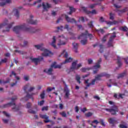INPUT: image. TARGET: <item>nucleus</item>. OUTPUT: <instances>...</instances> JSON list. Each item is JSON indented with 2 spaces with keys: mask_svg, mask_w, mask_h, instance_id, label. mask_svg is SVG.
<instances>
[{
  "mask_svg": "<svg viewBox=\"0 0 128 128\" xmlns=\"http://www.w3.org/2000/svg\"><path fill=\"white\" fill-rule=\"evenodd\" d=\"M88 34V30H86L85 33H82L79 36H78V40L80 38H84V40H82L80 41L81 44L84 46L86 44V42H88V39L86 37V35Z\"/></svg>",
  "mask_w": 128,
  "mask_h": 128,
  "instance_id": "nucleus-6",
  "label": "nucleus"
},
{
  "mask_svg": "<svg viewBox=\"0 0 128 128\" xmlns=\"http://www.w3.org/2000/svg\"><path fill=\"white\" fill-rule=\"evenodd\" d=\"M90 14H96L98 12H96V10H93L92 11H90Z\"/></svg>",
  "mask_w": 128,
  "mask_h": 128,
  "instance_id": "nucleus-54",
  "label": "nucleus"
},
{
  "mask_svg": "<svg viewBox=\"0 0 128 128\" xmlns=\"http://www.w3.org/2000/svg\"><path fill=\"white\" fill-rule=\"evenodd\" d=\"M28 112H29L30 114H36V111L32 109H29L28 110Z\"/></svg>",
  "mask_w": 128,
  "mask_h": 128,
  "instance_id": "nucleus-47",
  "label": "nucleus"
},
{
  "mask_svg": "<svg viewBox=\"0 0 128 128\" xmlns=\"http://www.w3.org/2000/svg\"><path fill=\"white\" fill-rule=\"evenodd\" d=\"M56 36H53L52 38V41L51 43V46H53L54 48L57 49L58 48L56 47Z\"/></svg>",
  "mask_w": 128,
  "mask_h": 128,
  "instance_id": "nucleus-17",
  "label": "nucleus"
},
{
  "mask_svg": "<svg viewBox=\"0 0 128 128\" xmlns=\"http://www.w3.org/2000/svg\"><path fill=\"white\" fill-rule=\"evenodd\" d=\"M44 110H46V111L48 110V106H46L42 107V111L44 112Z\"/></svg>",
  "mask_w": 128,
  "mask_h": 128,
  "instance_id": "nucleus-49",
  "label": "nucleus"
},
{
  "mask_svg": "<svg viewBox=\"0 0 128 128\" xmlns=\"http://www.w3.org/2000/svg\"><path fill=\"white\" fill-rule=\"evenodd\" d=\"M99 22H101V24H103V22H106V24L107 25H108V21L106 20V19H104V17L102 16H101L100 18Z\"/></svg>",
  "mask_w": 128,
  "mask_h": 128,
  "instance_id": "nucleus-28",
  "label": "nucleus"
},
{
  "mask_svg": "<svg viewBox=\"0 0 128 128\" xmlns=\"http://www.w3.org/2000/svg\"><path fill=\"white\" fill-rule=\"evenodd\" d=\"M42 46H44V44H41L39 45H34V46L36 48H37V50H40L44 52L42 53V56H50V54H52V52L42 48Z\"/></svg>",
  "mask_w": 128,
  "mask_h": 128,
  "instance_id": "nucleus-4",
  "label": "nucleus"
},
{
  "mask_svg": "<svg viewBox=\"0 0 128 128\" xmlns=\"http://www.w3.org/2000/svg\"><path fill=\"white\" fill-rule=\"evenodd\" d=\"M106 38H108V35H105L102 39V42H106Z\"/></svg>",
  "mask_w": 128,
  "mask_h": 128,
  "instance_id": "nucleus-53",
  "label": "nucleus"
},
{
  "mask_svg": "<svg viewBox=\"0 0 128 128\" xmlns=\"http://www.w3.org/2000/svg\"><path fill=\"white\" fill-rule=\"evenodd\" d=\"M59 108H60V110L64 109V104H59Z\"/></svg>",
  "mask_w": 128,
  "mask_h": 128,
  "instance_id": "nucleus-63",
  "label": "nucleus"
},
{
  "mask_svg": "<svg viewBox=\"0 0 128 128\" xmlns=\"http://www.w3.org/2000/svg\"><path fill=\"white\" fill-rule=\"evenodd\" d=\"M44 72H46L48 74H52V67H50L48 71H46V70H44Z\"/></svg>",
  "mask_w": 128,
  "mask_h": 128,
  "instance_id": "nucleus-30",
  "label": "nucleus"
},
{
  "mask_svg": "<svg viewBox=\"0 0 128 128\" xmlns=\"http://www.w3.org/2000/svg\"><path fill=\"white\" fill-rule=\"evenodd\" d=\"M64 92H65V98H70V90L68 89H65L64 90Z\"/></svg>",
  "mask_w": 128,
  "mask_h": 128,
  "instance_id": "nucleus-24",
  "label": "nucleus"
},
{
  "mask_svg": "<svg viewBox=\"0 0 128 128\" xmlns=\"http://www.w3.org/2000/svg\"><path fill=\"white\" fill-rule=\"evenodd\" d=\"M60 114L62 116L63 118H66V112L63 111L62 112H60Z\"/></svg>",
  "mask_w": 128,
  "mask_h": 128,
  "instance_id": "nucleus-40",
  "label": "nucleus"
},
{
  "mask_svg": "<svg viewBox=\"0 0 128 128\" xmlns=\"http://www.w3.org/2000/svg\"><path fill=\"white\" fill-rule=\"evenodd\" d=\"M117 64H118V68H120V66H122V62H120V58L119 56L117 57Z\"/></svg>",
  "mask_w": 128,
  "mask_h": 128,
  "instance_id": "nucleus-31",
  "label": "nucleus"
},
{
  "mask_svg": "<svg viewBox=\"0 0 128 128\" xmlns=\"http://www.w3.org/2000/svg\"><path fill=\"white\" fill-rule=\"evenodd\" d=\"M126 74V72H124L122 74H120L118 75L117 78H124V76Z\"/></svg>",
  "mask_w": 128,
  "mask_h": 128,
  "instance_id": "nucleus-33",
  "label": "nucleus"
},
{
  "mask_svg": "<svg viewBox=\"0 0 128 128\" xmlns=\"http://www.w3.org/2000/svg\"><path fill=\"white\" fill-rule=\"evenodd\" d=\"M33 18H34V16L30 15V18L27 20V22L28 24H37L38 20H32Z\"/></svg>",
  "mask_w": 128,
  "mask_h": 128,
  "instance_id": "nucleus-11",
  "label": "nucleus"
},
{
  "mask_svg": "<svg viewBox=\"0 0 128 128\" xmlns=\"http://www.w3.org/2000/svg\"><path fill=\"white\" fill-rule=\"evenodd\" d=\"M90 69L88 68H81V70L82 72H86V70H88Z\"/></svg>",
  "mask_w": 128,
  "mask_h": 128,
  "instance_id": "nucleus-51",
  "label": "nucleus"
},
{
  "mask_svg": "<svg viewBox=\"0 0 128 128\" xmlns=\"http://www.w3.org/2000/svg\"><path fill=\"white\" fill-rule=\"evenodd\" d=\"M109 16H110V20H114V14L110 12L109 14Z\"/></svg>",
  "mask_w": 128,
  "mask_h": 128,
  "instance_id": "nucleus-35",
  "label": "nucleus"
},
{
  "mask_svg": "<svg viewBox=\"0 0 128 128\" xmlns=\"http://www.w3.org/2000/svg\"><path fill=\"white\" fill-rule=\"evenodd\" d=\"M14 52H18L20 54H26V52H25L24 51H20L19 50H15Z\"/></svg>",
  "mask_w": 128,
  "mask_h": 128,
  "instance_id": "nucleus-37",
  "label": "nucleus"
},
{
  "mask_svg": "<svg viewBox=\"0 0 128 128\" xmlns=\"http://www.w3.org/2000/svg\"><path fill=\"white\" fill-rule=\"evenodd\" d=\"M44 91H43V92L40 95V96L42 100H44Z\"/></svg>",
  "mask_w": 128,
  "mask_h": 128,
  "instance_id": "nucleus-55",
  "label": "nucleus"
},
{
  "mask_svg": "<svg viewBox=\"0 0 128 128\" xmlns=\"http://www.w3.org/2000/svg\"><path fill=\"white\" fill-rule=\"evenodd\" d=\"M116 32H114L113 34L114 35L110 36L107 44L108 48H114V38H116Z\"/></svg>",
  "mask_w": 128,
  "mask_h": 128,
  "instance_id": "nucleus-8",
  "label": "nucleus"
},
{
  "mask_svg": "<svg viewBox=\"0 0 128 128\" xmlns=\"http://www.w3.org/2000/svg\"><path fill=\"white\" fill-rule=\"evenodd\" d=\"M24 79L26 82H28V80H30V77L28 76H24Z\"/></svg>",
  "mask_w": 128,
  "mask_h": 128,
  "instance_id": "nucleus-58",
  "label": "nucleus"
},
{
  "mask_svg": "<svg viewBox=\"0 0 128 128\" xmlns=\"http://www.w3.org/2000/svg\"><path fill=\"white\" fill-rule=\"evenodd\" d=\"M27 94L26 96L24 97L23 98H22V100H24L25 102H27V100H28V98H31L32 100H34V98H32V96L34 94H35L34 93H32V94H30L28 92H26Z\"/></svg>",
  "mask_w": 128,
  "mask_h": 128,
  "instance_id": "nucleus-12",
  "label": "nucleus"
},
{
  "mask_svg": "<svg viewBox=\"0 0 128 128\" xmlns=\"http://www.w3.org/2000/svg\"><path fill=\"white\" fill-rule=\"evenodd\" d=\"M64 30H70V26L68 24L65 25L64 27Z\"/></svg>",
  "mask_w": 128,
  "mask_h": 128,
  "instance_id": "nucleus-61",
  "label": "nucleus"
},
{
  "mask_svg": "<svg viewBox=\"0 0 128 128\" xmlns=\"http://www.w3.org/2000/svg\"><path fill=\"white\" fill-rule=\"evenodd\" d=\"M12 2V0H6L4 2H1L0 6H6V4H10Z\"/></svg>",
  "mask_w": 128,
  "mask_h": 128,
  "instance_id": "nucleus-25",
  "label": "nucleus"
},
{
  "mask_svg": "<svg viewBox=\"0 0 128 128\" xmlns=\"http://www.w3.org/2000/svg\"><path fill=\"white\" fill-rule=\"evenodd\" d=\"M98 4H91L89 6V8H96V6H98Z\"/></svg>",
  "mask_w": 128,
  "mask_h": 128,
  "instance_id": "nucleus-43",
  "label": "nucleus"
},
{
  "mask_svg": "<svg viewBox=\"0 0 128 128\" xmlns=\"http://www.w3.org/2000/svg\"><path fill=\"white\" fill-rule=\"evenodd\" d=\"M60 39V44H58V46H64L66 44L64 40H66V38H64V36H58Z\"/></svg>",
  "mask_w": 128,
  "mask_h": 128,
  "instance_id": "nucleus-14",
  "label": "nucleus"
},
{
  "mask_svg": "<svg viewBox=\"0 0 128 128\" xmlns=\"http://www.w3.org/2000/svg\"><path fill=\"white\" fill-rule=\"evenodd\" d=\"M22 30H24L25 32H30V34H34V32H38L40 31V30L38 28H36L32 27L27 28L26 25L24 24L22 25L14 27L13 32H16V34H19L20 32Z\"/></svg>",
  "mask_w": 128,
  "mask_h": 128,
  "instance_id": "nucleus-1",
  "label": "nucleus"
},
{
  "mask_svg": "<svg viewBox=\"0 0 128 128\" xmlns=\"http://www.w3.org/2000/svg\"><path fill=\"white\" fill-rule=\"evenodd\" d=\"M108 104L113 105L110 108H105L104 110L108 112H110L112 116H118V108L116 105H114V102L112 101H109Z\"/></svg>",
  "mask_w": 128,
  "mask_h": 128,
  "instance_id": "nucleus-2",
  "label": "nucleus"
},
{
  "mask_svg": "<svg viewBox=\"0 0 128 128\" xmlns=\"http://www.w3.org/2000/svg\"><path fill=\"white\" fill-rule=\"evenodd\" d=\"M13 12H14V16H15L17 18H20V11H18V9L14 8L13 10Z\"/></svg>",
  "mask_w": 128,
  "mask_h": 128,
  "instance_id": "nucleus-18",
  "label": "nucleus"
},
{
  "mask_svg": "<svg viewBox=\"0 0 128 128\" xmlns=\"http://www.w3.org/2000/svg\"><path fill=\"white\" fill-rule=\"evenodd\" d=\"M58 30H61V32H62L63 30H64V26H58L56 28Z\"/></svg>",
  "mask_w": 128,
  "mask_h": 128,
  "instance_id": "nucleus-50",
  "label": "nucleus"
},
{
  "mask_svg": "<svg viewBox=\"0 0 128 128\" xmlns=\"http://www.w3.org/2000/svg\"><path fill=\"white\" fill-rule=\"evenodd\" d=\"M103 76H106V78H110V74H108L106 72H102L95 76L94 80H100V78Z\"/></svg>",
  "mask_w": 128,
  "mask_h": 128,
  "instance_id": "nucleus-10",
  "label": "nucleus"
},
{
  "mask_svg": "<svg viewBox=\"0 0 128 128\" xmlns=\"http://www.w3.org/2000/svg\"><path fill=\"white\" fill-rule=\"evenodd\" d=\"M121 30H122V32H128V28H126V26H124L122 28Z\"/></svg>",
  "mask_w": 128,
  "mask_h": 128,
  "instance_id": "nucleus-46",
  "label": "nucleus"
},
{
  "mask_svg": "<svg viewBox=\"0 0 128 128\" xmlns=\"http://www.w3.org/2000/svg\"><path fill=\"white\" fill-rule=\"evenodd\" d=\"M92 22H94L90 21L88 24V26L90 27L91 28H94V24H92Z\"/></svg>",
  "mask_w": 128,
  "mask_h": 128,
  "instance_id": "nucleus-48",
  "label": "nucleus"
},
{
  "mask_svg": "<svg viewBox=\"0 0 128 128\" xmlns=\"http://www.w3.org/2000/svg\"><path fill=\"white\" fill-rule=\"evenodd\" d=\"M30 86V84H26L25 86H24V92H26V90H28V88Z\"/></svg>",
  "mask_w": 128,
  "mask_h": 128,
  "instance_id": "nucleus-45",
  "label": "nucleus"
},
{
  "mask_svg": "<svg viewBox=\"0 0 128 128\" xmlns=\"http://www.w3.org/2000/svg\"><path fill=\"white\" fill-rule=\"evenodd\" d=\"M100 62H102V58L98 60L96 64L94 66V68H100Z\"/></svg>",
  "mask_w": 128,
  "mask_h": 128,
  "instance_id": "nucleus-19",
  "label": "nucleus"
},
{
  "mask_svg": "<svg viewBox=\"0 0 128 128\" xmlns=\"http://www.w3.org/2000/svg\"><path fill=\"white\" fill-rule=\"evenodd\" d=\"M42 6L44 10L46 11H48V8H50V4L48 3H46V4H45L44 3H42Z\"/></svg>",
  "mask_w": 128,
  "mask_h": 128,
  "instance_id": "nucleus-20",
  "label": "nucleus"
},
{
  "mask_svg": "<svg viewBox=\"0 0 128 128\" xmlns=\"http://www.w3.org/2000/svg\"><path fill=\"white\" fill-rule=\"evenodd\" d=\"M8 62V58H4V59L1 60L0 64H6Z\"/></svg>",
  "mask_w": 128,
  "mask_h": 128,
  "instance_id": "nucleus-39",
  "label": "nucleus"
},
{
  "mask_svg": "<svg viewBox=\"0 0 128 128\" xmlns=\"http://www.w3.org/2000/svg\"><path fill=\"white\" fill-rule=\"evenodd\" d=\"M72 58H68L66 59L61 64V65L64 64H68V62H72Z\"/></svg>",
  "mask_w": 128,
  "mask_h": 128,
  "instance_id": "nucleus-26",
  "label": "nucleus"
},
{
  "mask_svg": "<svg viewBox=\"0 0 128 128\" xmlns=\"http://www.w3.org/2000/svg\"><path fill=\"white\" fill-rule=\"evenodd\" d=\"M3 114L6 116V118H10V115L8 113L6 112V111L2 112Z\"/></svg>",
  "mask_w": 128,
  "mask_h": 128,
  "instance_id": "nucleus-42",
  "label": "nucleus"
},
{
  "mask_svg": "<svg viewBox=\"0 0 128 128\" xmlns=\"http://www.w3.org/2000/svg\"><path fill=\"white\" fill-rule=\"evenodd\" d=\"M88 64H92V60L90 58L88 59Z\"/></svg>",
  "mask_w": 128,
  "mask_h": 128,
  "instance_id": "nucleus-64",
  "label": "nucleus"
},
{
  "mask_svg": "<svg viewBox=\"0 0 128 128\" xmlns=\"http://www.w3.org/2000/svg\"><path fill=\"white\" fill-rule=\"evenodd\" d=\"M30 60H32V62H34L36 66L38 64V62H42L44 60V57L39 56L38 58H30Z\"/></svg>",
  "mask_w": 128,
  "mask_h": 128,
  "instance_id": "nucleus-9",
  "label": "nucleus"
},
{
  "mask_svg": "<svg viewBox=\"0 0 128 128\" xmlns=\"http://www.w3.org/2000/svg\"><path fill=\"white\" fill-rule=\"evenodd\" d=\"M78 60H75L74 62H72V66L70 68V72H72L74 70H78L80 68H82V64H78L76 66V64H78Z\"/></svg>",
  "mask_w": 128,
  "mask_h": 128,
  "instance_id": "nucleus-7",
  "label": "nucleus"
},
{
  "mask_svg": "<svg viewBox=\"0 0 128 128\" xmlns=\"http://www.w3.org/2000/svg\"><path fill=\"white\" fill-rule=\"evenodd\" d=\"M120 128H128V126L123 124H120L119 126Z\"/></svg>",
  "mask_w": 128,
  "mask_h": 128,
  "instance_id": "nucleus-56",
  "label": "nucleus"
},
{
  "mask_svg": "<svg viewBox=\"0 0 128 128\" xmlns=\"http://www.w3.org/2000/svg\"><path fill=\"white\" fill-rule=\"evenodd\" d=\"M96 79H94L92 80L91 83L88 84H86V87L84 88V90H88V88H90V86H94L96 84Z\"/></svg>",
  "mask_w": 128,
  "mask_h": 128,
  "instance_id": "nucleus-16",
  "label": "nucleus"
},
{
  "mask_svg": "<svg viewBox=\"0 0 128 128\" xmlns=\"http://www.w3.org/2000/svg\"><path fill=\"white\" fill-rule=\"evenodd\" d=\"M94 124H100V122H98V120H93L90 124L92 126H94V128H96V126L94 125Z\"/></svg>",
  "mask_w": 128,
  "mask_h": 128,
  "instance_id": "nucleus-27",
  "label": "nucleus"
},
{
  "mask_svg": "<svg viewBox=\"0 0 128 128\" xmlns=\"http://www.w3.org/2000/svg\"><path fill=\"white\" fill-rule=\"evenodd\" d=\"M52 90H55L54 87H52V88L50 87H48L47 88L48 92H52Z\"/></svg>",
  "mask_w": 128,
  "mask_h": 128,
  "instance_id": "nucleus-57",
  "label": "nucleus"
},
{
  "mask_svg": "<svg viewBox=\"0 0 128 128\" xmlns=\"http://www.w3.org/2000/svg\"><path fill=\"white\" fill-rule=\"evenodd\" d=\"M118 21L114 20L113 22L108 21V22H107V24L108 26H114V24H118Z\"/></svg>",
  "mask_w": 128,
  "mask_h": 128,
  "instance_id": "nucleus-21",
  "label": "nucleus"
},
{
  "mask_svg": "<svg viewBox=\"0 0 128 128\" xmlns=\"http://www.w3.org/2000/svg\"><path fill=\"white\" fill-rule=\"evenodd\" d=\"M72 46L73 48H74V52H75L77 53L78 52V43H72Z\"/></svg>",
  "mask_w": 128,
  "mask_h": 128,
  "instance_id": "nucleus-22",
  "label": "nucleus"
},
{
  "mask_svg": "<svg viewBox=\"0 0 128 128\" xmlns=\"http://www.w3.org/2000/svg\"><path fill=\"white\" fill-rule=\"evenodd\" d=\"M56 64V62H54V64L51 65V68H62V65Z\"/></svg>",
  "mask_w": 128,
  "mask_h": 128,
  "instance_id": "nucleus-23",
  "label": "nucleus"
},
{
  "mask_svg": "<svg viewBox=\"0 0 128 128\" xmlns=\"http://www.w3.org/2000/svg\"><path fill=\"white\" fill-rule=\"evenodd\" d=\"M108 122L110 124H114V123L116 122V120H114V118H110L108 119Z\"/></svg>",
  "mask_w": 128,
  "mask_h": 128,
  "instance_id": "nucleus-29",
  "label": "nucleus"
},
{
  "mask_svg": "<svg viewBox=\"0 0 128 128\" xmlns=\"http://www.w3.org/2000/svg\"><path fill=\"white\" fill-rule=\"evenodd\" d=\"M18 100V96H14L11 98V102L3 105L1 108H5L12 106H15V107L12 108V110H14V112H18V110H20V107H16V103L14 102V100Z\"/></svg>",
  "mask_w": 128,
  "mask_h": 128,
  "instance_id": "nucleus-3",
  "label": "nucleus"
},
{
  "mask_svg": "<svg viewBox=\"0 0 128 128\" xmlns=\"http://www.w3.org/2000/svg\"><path fill=\"white\" fill-rule=\"evenodd\" d=\"M10 82V78H7L6 80L4 82V84H8Z\"/></svg>",
  "mask_w": 128,
  "mask_h": 128,
  "instance_id": "nucleus-60",
  "label": "nucleus"
},
{
  "mask_svg": "<svg viewBox=\"0 0 128 128\" xmlns=\"http://www.w3.org/2000/svg\"><path fill=\"white\" fill-rule=\"evenodd\" d=\"M89 36L90 40H92V34H88V33H87L86 36Z\"/></svg>",
  "mask_w": 128,
  "mask_h": 128,
  "instance_id": "nucleus-62",
  "label": "nucleus"
},
{
  "mask_svg": "<svg viewBox=\"0 0 128 128\" xmlns=\"http://www.w3.org/2000/svg\"><path fill=\"white\" fill-rule=\"evenodd\" d=\"M70 12H68V14H72V12H76V8H74L73 7H70Z\"/></svg>",
  "mask_w": 128,
  "mask_h": 128,
  "instance_id": "nucleus-34",
  "label": "nucleus"
},
{
  "mask_svg": "<svg viewBox=\"0 0 128 128\" xmlns=\"http://www.w3.org/2000/svg\"><path fill=\"white\" fill-rule=\"evenodd\" d=\"M65 18L66 22H71L72 24H76V21L74 18H72L66 14L65 15Z\"/></svg>",
  "mask_w": 128,
  "mask_h": 128,
  "instance_id": "nucleus-15",
  "label": "nucleus"
},
{
  "mask_svg": "<svg viewBox=\"0 0 128 128\" xmlns=\"http://www.w3.org/2000/svg\"><path fill=\"white\" fill-rule=\"evenodd\" d=\"M40 116L41 118H42L43 120H44V122L46 124H48V122H50L52 121L48 120L50 118V116H48L46 114H40Z\"/></svg>",
  "mask_w": 128,
  "mask_h": 128,
  "instance_id": "nucleus-13",
  "label": "nucleus"
},
{
  "mask_svg": "<svg viewBox=\"0 0 128 128\" xmlns=\"http://www.w3.org/2000/svg\"><path fill=\"white\" fill-rule=\"evenodd\" d=\"M64 52L66 53L64 56L66 58H68V52H66V50H63L62 54H64Z\"/></svg>",
  "mask_w": 128,
  "mask_h": 128,
  "instance_id": "nucleus-52",
  "label": "nucleus"
},
{
  "mask_svg": "<svg viewBox=\"0 0 128 128\" xmlns=\"http://www.w3.org/2000/svg\"><path fill=\"white\" fill-rule=\"evenodd\" d=\"M99 46H100V50H99L100 52H101V53L104 52V45L100 44Z\"/></svg>",
  "mask_w": 128,
  "mask_h": 128,
  "instance_id": "nucleus-38",
  "label": "nucleus"
},
{
  "mask_svg": "<svg viewBox=\"0 0 128 128\" xmlns=\"http://www.w3.org/2000/svg\"><path fill=\"white\" fill-rule=\"evenodd\" d=\"M92 114H94L92 112H88V113H86L85 114L87 118H90V116H92Z\"/></svg>",
  "mask_w": 128,
  "mask_h": 128,
  "instance_id": "nucleus-41",
  "label": "nucleus"
},
{
  "mask_svg": "<svg viewBox=\"0 0 128 128\" xmlns=\"http://www.w3.org/2000/svg\"><path fill=\"white\" fill-rule=\"evenodd\" d=\"M8 20H5L4 23L1 24H0V28H4V26H6V30H3V32H10V30L12 28V26L14 24V22H12L10 24H8Z\"/></svg>",
  "mask_w": 128,
  "mask_h": 128,
  "instance_id": "nucleus-5",
  "label": "nucleus"
},
{
  "mask_svg": "<svg viewBox=\"0 0 128 128\" xmlns=\"http://www.w3.org/2000/svg\"><path fill=\"white\" fill-rule=\"evenodd\" d=\"M82 10L86 14H90V11L88 10V9H86V7H82Z\"/></svg>",
  "mask_w": 128,
  "mask_h": 128,
  "instance_id": "nucleus-32",
  "label": "nucleus"
},
{
  "mask_svg": "<svg viewBox=\"0 0 128 128\" xmlns=\"http://www.w3.org/2000/svg\"><path fill=\"white\" fill-rule=\"evenodd\" d=\"M32 106V103L28 102L27 104H26V108H31Z\"/></svg>",
  "mask_w": 128,
  "mask_h": 128,
  "instance_id": "nucleus-59",
  "label": "nucleus"
},
{
  "mask_svg": "<svg viewBox=\"0 0 128 128\" xmlns=\"http://www.w3.org/2000/svg\"><path fill=\"white\" fill-rule=\"evenodd\" d=\"M128 8H125L122 10H120L119 12H121V14H124V12H128Z\"/></svg>",
  "mask_w": 128,
  "mask_h": 128,
  "instance_id": "nucleus-44",
  "label": "nucleus"
},
{
  "mask_svg": "<svg viewBox=\"0 0 128 128\" xmlns=\"http://www.w3.org/2000/svg\"><path fill=\"white\" fill-rule=\"evenodd\" d=\"M76 80L77 82H78V84H80V75H76Z\"/></svg>",
  "mask_w": 128,
  "mask_h": 128,
  "instance_id": "nucleus-36",
  "label": "nucleus"
}]
</instances>
